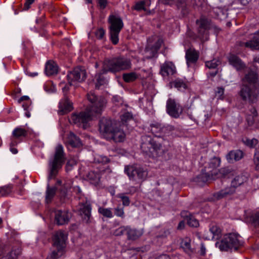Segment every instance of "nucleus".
I'll list each match as a JSON object with an SVG mask.
<instances>
[{
	"label": "nucleus",
	"mask_w": 259,
	"mask_h": 259,
	"mask_svg": "<svg viewBox=\"0 0 259 259\" xmlns=\"http://www.w3.org/2000/svg\"><path fill=\"white\" fill-rule=\"evenodd\" d=\"M150 127V132L155 136V138H152L149 136H143L141 149L149 156H160L164 152L161 143V140H163L162 137L169 133L171 127L164 126L161 123L155 121L151 123Z\"/></svg>",
	"instance_id": "nucleus-1"
},
{
	"label": "nucleus",
	"mask_w": 259,
	"mask_h": 259,
	"mask_svg": "<svg viewBox=\"0 0 259 259\" xmlns=\"http://www.w3.org/2000/svg\"><path fill=\"white\" fill-rule=\"evenodd\" d=\"M88 100L92 104L90 109L72 115L70 120L78 126L85 129L89 127V122L93 117L101 113L106 104V100L102 97H97L94 93H90L87 95Z\"/></svg>",
	"instance_id": "nucleus-2"
},
{
	"label": "nucleus",
	"mask_w": 259,
	"mask_h": 259,
	"mask_svg": "<svg viewBox=\"0 0 259 259\" xmlns=\"http://www.w3.org/2000/svg\"><path fill=\"white\" fill-rule=\"evenodd\" d=\"M242 100L255 102L259 96V82L255 72L251 71L243 79V84L239 92Z\"/></svg>",
	"instance_id": "nucleus-3"
},
{
	"label": "nucleus",
	"mask_w": 259,
	"mask_h": 259,
	"mask_svg": "<svg viewBox=\"0 0 259 259\" xmlns=\"http://www.w3.org/2000/svg\"><path fill=\"white\" fill-rule=\"evenodd\" d=\"M99 130L102 136L108 140H113L115 142L124 141L125 134L122 130L114 128L112 120L102 119L100 121Z\"/></svg>",
	"instance_id": "nucleus-4"
},
{
	"label": "nucleus",
	"mask_w": 259,
	"mask_h": 259,
	"mask_svg": "<svg viewBox=\"0 0 259 259\" xmlns=\"http://www.w3.org/2000/svg\"><path fill=\"white\" fill-rule=\"evenodd\" d=\"M65 155L62 145L58 144L55 148V153L49 160V167L50 173L48 179L54 178L57 175L58 171L62 168L65 162Z\"/></svg>",
	"instance_id": "nucleus-5"
},
{
	"label": "nucleus",
	"mask_w": 259,
	"mask_h": 259,
	"mask_svg": "<svg viewBox=\"0 0 259 259\" xmlns=\"http://www.w3.org/2000/svg\"><path fill=\"white\" fill-rule=\"evenodd\" d=\"M221 163V160L218 158H213L211 159L208 164V169L211 170L209 172H211L210 174L208 173H202L197 177V181L206 182L209 180L214 179L215 178H220L225 177L228 174V170L225 168H221L217 170L216 168L218 167Z\"/></svg>",
	"instance_id": "nucleus-6"
},
{
	"label": "nucleus",
	"mask_w": 259,
	"mask_h": 259,
	"mask_svg": "<svg viewBox=\"0 0 259 259\" xmlns=\"http://www.w3.org/2000/svg\"><path fill=\"white\" fill-rule=\"evenodd\" d=\"M67 235L62 231H59L54 234L53 237V250L46 259H58L65 252Z\"/></svg>",
	"instance_id": "nucleus-7"
},
{
	"label": "nucleus",
	"mask_w": 259,
	"mask_h": 259,
	"mask_svg": "<svg viewBox=\"0 0 259 259\" xmlns=\"http://www.w3.org/2000/svg\"><path fill=\"white\" fill-rule=\"evenodd\" d=\"M241 237L236 233H232L226 234L223 239L217 242L215 245L221 250L228 251L234 249L237 250L243 244Z\"/></svg>",
	"instance_id": "nucleus-8"
},
{
	"label": "nucleus",
	"mask_w": 259,
	"mask_h": 259,
	"mask_svg": "<svg viewBox=\"0 0 259 259\" xmlns=\"http://www.w3.org/2000/svg\"><path fill=\"white\" fill-rule=\"evenodd\" d=\"M131 62L128 59L119 57L107 61L105 63L103 73L107 71L115 73L120 71L128 69L131 67Z\"/></svg>",
	"instance_id": "nucleus-9"
},
{
	"label": "nucleus",
	"mask_w": 259,
	"mask_h": 259,
	"mask_svg": "<svg viewBox=\"0 0 259 259\" xmlns=\"http://www.w3.org/2000/svg\"><path fill=\"white\" fill-rule=\"evenodd\" d=\"M247 180V178L245 175L243 174L239 175L233 179L230 186L215 193L213 196L216 199H220L231 195L235 192L237 187L243 184Z\"/></svg>",
	"instance_id": "nucleus-10"
},
{
	"label": "nucleus",
	"mask_w": 259,
	"mask_h": 259,
	"mask_svg": "<svg viewBox=\"0 0 259 259\" xmlns=\"http://www.w3.org/2000/svg\"><path fill=\"white\" fill-rule=\"evenodd\" d=\"M124 172L130 180L138 184L145 181L148 176V171L143 167L137 165H126Z\"/></svg>",
	"instance_id": "nucleus-11"
},
{
	"label": "nucleus",
	"mask_w": 259,
	"mask_h": 259,
	"mask_svg": "<svg viewBox=\"0 0 259 259\" xmlns=\"http://www.w3.org/2000/svg\"><path fill=\"white\" fill-rule=\"evenodd\" d=\"M108 22L110 39L114 45H116L119 41V33L123 26L122 20L120 17L111 15L108 18Z\"/></svg>",
	"instance_id": "nucleus-12"
},
{
	"label": "nucleus",
	"mask_w": 259,
	"mask_h": 259,
	"mask_svg": "<svg viewBox=\"0 0 259 259\" xmlns=\"http://www.w3.org/2000/svg\"><path fill=\"white\" fill-rule=\"evenodd\" d=\"M68 83L70 85H75L76 82H81L86 78L85 70L80 67L75 68L67 74Z\"/></svg>",
	"instance_id": "nucleus-13"
},
{
	"label": "nucleus",
	"mask_w": 259,
	"mask_h": 259,
	"mask_svg": "<svg viewBox=\"0 0 259 259\" xmlns=\"http://www.w3.org/2000/svg\"><path fill=\"white\" fill-rule=\"evenodd\" d=\"M152 39L155 41L154 44H152V41L151 40V38H150L148 40V46L146 48V53L147 54L146 57L147 58H151L155 57L163 43V40L158 36H153Z\"/></svg>",
	"instance_id": "nucleus-14"
},
{
	"label": "nucleus",
	"mask_w": 259,
	"mask_h": 259,
	"mask_svg": "<svg viewBox=\"0 0 259 259\" xmlns=\"http://www.w3.org/2000/svg\"><path fill=\"white\" fill-rule=\"evenodd\" d=\"M196 24L198 26L199 36L203 40H207L208 30L210 28V21L205 18L202 17L196 21Z\"/></svg>",
	"instance_id": "nucleus-15"
},
{
	"label": "nucleus",
	"mask_w": 259,
	"mask_h": 259,
	"mask_svg": "<svg viewBox=\"0 0 259 259\" xmlns=\"http://www.w3.org/2000/svg\"><path fill=\"white\" fill-rule=\"evenodd\" d=\"M166 111L170 116L177 118L182 113L183 109L174 99L169 98L166 102Z\"/></svg>",
	"instance_id": "nucleus-16"
},
{
	"label": "nucleus",
	"mask_w": 259,
	"mask_h": 259,
	"mask_svg": "<svg viewBox=\"0 0 259 259\" xmlns=\"http://www.w3.org/2000/svg\"><path fill=\"white\" fill-rule=\"evenodd\" d=\"M221 230L215 224H211L208 231H205L203 237L206 240L218 239L220 237Z\"/></svg>",
	"instance_id": "nucleus-17"
},
{
	"label": "nucleus",
	"mask_w": 259,
	"mask_h": 259,
	"mask_svg": "<svg viewBox=\"0 0 259 259\" xmlns=\"http://www.w3.org/2000/svg\"><path fill=\"white\" fill-rule=\"evenodd\" d=\"M176 72V67L171 62L166 61L161 65L160 73L164 77L173 75Z\"/></svg>",
	"instance_id": "nucleus-18"
},
{
	"label": "nucleus",
	"mask_w": 259,
	"mask_h": 259,
	"mask_svg": "<svg viewBox=\"0 0 259 259\" xmlns=\"http://www.w3.org/2000/svg\"><path fill=\"white\" fill-rule=\"evenodd\" d=\"M70 218V213L67 211L58 210L55 211V221L59 225H63L68 223Z\"/></svg>",
	"instance_id": "nucleus-19"
},
{
	"label": "nucleus",
	"mask_w": 259,
	"mask_h": 259,
	"mask_svg": "<svg viewBox=\"0 0 259 259\" xmlns=\"http://www.w3.org/2000/svg\"><path fill=\"white\" fill-rule=\"evenodd\" d=\"M91 205L90 203L87 201L85 203L81 204L80 206L79 214L86 223L90 222L91 217Z\"/></svg>",
	"instance_id": "nucleus-20"
},
{
	"label": "nucleus",
	"mask_w": 259,
	"mask_h": 259,
	"mask_svg": "<svg viewBox=\"0 0 259 259\" xmlns=\"http://www.w3.org/2000/svg\"><path fill=\"white\" fill-rule=\"evenodd\" d=\"M239 45L251 50H259V30L254 33L252 40L245 42H240Z\"/></svg>",
	"instance_id": "nucleus-21"
},
{
	"label": "nucleus",
	"mask_w": 259,
	"mask_h": 259,
	"mask_svg": "<svg viewBox=\"0 0 259 259\" xmlns=\"http://www.w3.org/2000/svg\"><path fill=\"white\" fill-rule=\"evenodd\" d=\"M72 109V103L67 97L61 100L59 103V112L60 114H64L70 111Z\"/></svg>",
	"instance_id": "nucleus-22"
},
{
	"label": "nucleus",
	"mask_w": 259,
	"mask_h": 259,
	"mask_svg": "<svg viewBox=\"0 0 259 259\" xmlns=\"http://www.w3.org/2000/svg\"><path fill=\"white\" fill-rule=\"evenodd\" d=\"M198 53L195 50L189 49L186 52V59L188 66L191 64L195 63L198 59Z\"/></svg>",
	"instance_id": "nucleus-23"
},
{
	"label": "nucleus",
	"mask_w": 259,
	"mask_h": 259,
	"mask_svg": "<svg viewBox=\"0 0 259 259\" xmlns=\"http://www.w3.org/2000/svg\"><path fill=\"white\" fill-rule=\"evenodd\" d=\"M243 156V152L241 150H232L230 151L226 155V159L230 163L234 161L240 160Z\"/></svg>",
	"instance_id": "nucleus-24"
},
{
	"label": "nucleus",
	"mask_w": 259,
	"mask_h": 259,
	"mask_svg": "<svg viewBox=\"0 0 259 259\" xmlns=\"http://www.w3.org/2000/svg\"><path fill=\"white\" fill-rule=\"evenodd\" d=\"M228 60L230 64L237 70L243 69L245 67L244 64L235 55L231 54L228 57Z\"/></svg>",
	"instance_id": "nucleus-25"
},
{
	"label": "nucleus",
	"mask_w": 259,
	"mask_h": 259,
	"mask_svg": "<svg viewBox=\"0 0 259 259\" xmlns=\"http://www.w3.org/2000/svg\"><path fill=\"white\" fill-rule=\"evenodd\" d=\"M143 233L142 230L131 228L129 226H128V229L126 230V235L129 240H136L141 236Z\"/></svg>",
	"instance_id": "nucleus-26"
},
{
	"label": "nucleus",
	"mask_w": 259,
	"mask_h": 259,
	"mask_svg": "<svg viewBox=\"0 0 259 259\" xmlns=\"http://www.w3.org/2000/svg\"><path fill=\"white\" fill-rule=\"evenodd\" d=\"M67 143L72 147H79L81 145L79 138L72 132L68 136Z\"/></svg>",
	"instance_id": "nucleus-27"
},
{
	"label": "nucleus",
	"mask_w": 259,
	"mask_h": 259,
	"mask_svg": "<svg viewBox=\"0 0 259 259\" xmlns=\"http://www.w3.org/2000/svg\"><path fill=\"white\" fill-rule=\"evenodd\" d=\"M181 246L184 251L188 255H190L194 252L193 249L191 246V239L189 238H185L181 242Z\"/></svg>",
	"instance_id": "nucleus-28"
},
{
	"label": "nucleus",
	"mask_w": 259,
	"mask_h": 259,
	"mask_svg": "<svg viewBox=\"0 0 259 259\" xmlns=\"http://www.w3.org/2000/svg\"><path fill=\"white\" fill-rule=\"evenodd\" d=\"M45 71L47 75H52L58 72V66L53 61H48L46 65Z\"/></svg>",
	"instance_id": "nucleus-29"
},
{
	"label": "nucleus",
	"mask_w": 259,
	"mask_h": 259,
	"mask_svg": "<svg viewBox=\"0 0 259 259\" xmlns=\"http://www.w3.org/2000/svg\"><path fill=\"white\" fill-rule=\"evenodd\" d=\"M27 135V131L21 127H17L12 132L11 141H16L15 140L19 139L22 137H25Z\"/></svg>",
	"instance_id": "nucleus-30"
},
{
	"label": "nucleus",
	"mask_w": 259,
	"mask_h": 259,
	"mask_svg": "<svg viewBox=\"0 0 259 259\" xmlns=\"http://www.w3.org/2000/svg\"><path fill=\"white\" fill-rule=\"evenodd\" d=\"M56 191V188L55 187L50 188L48 185L46 193V202L47 203H49L51 202L52 199L54 197Z\"/></svg>",
	"instance_id": "nucleus-31"
},
{
	"label": "nucleus",
	"mask_w": 259,
	"mask_h": 259,
	"mask_svg": "<svg viewBox=\"0 0 259 259\" xmlns=\"http://www.w3.org/2000/svg\"><path fill=\"white\" fill-rule=\"evenodd\" d=\"M98 212L103 217L107 218H111L113 216L111 208H105L99 206Z\"/></svg>",
	"instance_id": "nucleus-32"
},
{
	"label": "nucleus",
	"mask_w": 259,
	"mask_h": 259,
	"mask_svg": "<svg viewBox=\"0 0 259 259\" xmlns=\"http://www.w3.org/2000/svg\"><path fill=\"white\" fill-rule=\"evenodd\" d=\"M138 77V75L135 72H130L123 74V79L126 82L134 81Z\"/></svg>",
	"instance_id": "nucleus-33"
},
{
	"label": "nucleus",
	"mask_w": 259,
	"mask_h": 259,
	"mask_svg": "<svg viewBox=\"0 0 259 259\" xmlns=\"http://www.w3.org/2000/svg\"><path fill=\"white\" fill-rule=\"evenodd\" d=\"M149 5V2L148 0L141 1L137 2L134 6V9L137 11L144 10L146 11V6Z\"/></svg>",
	"instance_id": "nucleus-34"
},
{
	"label": "nucleus",
	"mask_w": 259,
	"mask_h": 259,
	"mask_svg": "<svg viewBox=\"0 0 259 259\" xmlns=\"http://www.w3.org/2000/svg\"><path fill=\"white\" fill-rule=\"evenodd\" d=\"M88 179L91 181V182L94 184L97 183L100 180V175L97 172L91 171L88 175Z\"/></svg>",
	"instance_id": "nucleus-35"
},
{
	"label": "nucleus",
	"mask_w": 259,
	"mask_h": 259,
	"mask_svg": "<svg viewBox=\"0 0 259 259\" xmlns=\"http://www.w3.org/2000/svg\"><path fill=\"white\" fill-rule=\"evenodd\" d=\"M12 187L11 185H7L0 187V195L2 196L9 194L12 191Z\"/></svg>",
	"instance_id": "nucleus-36"
},
{
	"label": "nucleus",
	"mask_w": 259,
	"mask_h": 259,
	"mask_svg": "<svg viewBox=\"0 0 259 259\" xmlns=\"http://www.w3.org/2000/svg\"><path fill=\"white\" fill-rule=\"evenodd\" d=\"M174 87L179 90H185L187 88L186 83L181 80L176 79L173 82Z\"/></svg>",
	"instance_id": "nucleus-37"
},
{
	"label": "nucleus",
	"mask_w": 259,
	"mask_h": 259,
	"mask_svg": "<svg viewBox=\"0 0 259 259\" xmlns=\"http://www.w3.org/2000/svg\"><path fill=\"white\" fill-rule=\"evenodd\" d=\"M97 82L96 83V88H99V87L104 84L106 83L105 79L102 76L101 73L97 74L96 75Z\"/></svg>",
	"instance_id": "nucleus-38"
},
{
	"label": "nucleus",
	"mask_w": 259,
	"mask_h": 259,
	"mask_svg": "<svg viewBox=\"0 0 259 259\" xmlns=\"http://www.w3.org/2000/svg\"><path fill=\"white\" fill-rule=\"evenodd\" d=\"M128 229V226H121L116 229L113 234L115 236H121L124 234H126V230Z\"/></svg>",
	"instance_id": "nucleus-39"
},
{
	"label": "nucleus",
	"mask_w": 259,
	"mask_h": 259,
	"mask_svg": "<svg viewBox=\"0 0 259 259\" xmlns=\"http://www.w3.org/2000/svg\"><path fill=\"white\" fill-rule=\"evenodd\" d=\"M187 223L189 226L193 227H197L199 226V222L192 215H190L188 218Z\"/></svg>",
	"instance_id": "nucleus-40"
},
{
	"label": "nucleus",
	"mask_w": 259,
	"mask_h": 259,
	"mask_svg": "<svg viewBox=\"0 0 259 259\" xmlns=\"http://www.w3.org/2000/svg\"><path fill=\"white\" fill-rule=\"evenodd\" d=\"M95 161L97 163L105 164L109 162V159L107 157L105 156L97 155L95 158Z\"/></svg>",
	"instance_id": "nucleus-41"
},
{
	"label": "nucleus",
	"mask_w": 259,
	"mask_h": 259,
	"mask_svg": "<svg viewBox=\"0 0 259 259\" xmlns=\"http://www.w3.org/2000/svg\"><path fill=\"white\" fill-rule=\"evenodd\" d=\"M219 61L216 59H213L211 61H206L205 65L209 69L215 68L219 65Z\"/></svg>",
	"instance_id": "nucleus-42"
},
{
	"label": "nucleus",
	"mask_w": 259,
	"mask_h": 259,
	"mask_svg": "<svg viewBox=\"0 0 259 259\" xmlns=\"http://www.w3.org/2000/svg\"><path fill=\"white\" fill-rule=\"evenodd\" d=\"M117 197L120 198L122 201V204L124 206H128L130 205V201L128 197L125 195L123 193H120L117 195Z\"/></svg>",
	"instance_id": "nucleus-43"
},
{
	"label": "nucleus",
	"mask_w": 259,
	"mask_h": 259,
	"mask_svg": "<svg viewBox=\"0 0 259 259\" xmlns=\"http://www.w3.org/2000/svg\"><path fill=\"white\" fill-rule=\"evenodd\" d=\"M250 220L254 226H259V211L252 214Z\"/></svg>",
	"instance_id": "nucleus-44"
},
{
	"label": "nucleus",
	"mask_w": 259,
	"mask_h": 259,
	"mask_svg": "<svg viewBox=\"0 0 259 259\" xmlns=\"http://www.w3.org/2000/svg\"><path fill=\"white\" fill-rule=\"evenodd\" d=\"M133 119V115L129 112L125 113L121 116V119L122 122H126Z\"/></svg>",
	"instance_id": "nucleus-45"
},
{
	"label": "nucleus",
	"mask_w": 259,
	"mask_h": 259,
	"mask_svg": "<svg viewBox=\"0 0 259 259\" xmlns=\"http://www.w3.org/2000/svg\"><path fill=\"white\" fill-rule=\"evenodd\" d=\"M76 161L75 159H70L69 160L67 163H66V171H68L69 170H71L73 167V166H74L75 165H76Z\"/></svg>",
	"instance_id": "nucleus-46"
},
{
	"label": "nucleus",
	"mask_w": 259,
	"mask_h": 259,
	"mask_svg": "<svg viewBox=\"0 0 259 259\" xmlns=\"http://www.w3.org/2000/svg\"><path fill=\"white\" fill-rule=\"evenodd\" d=\"M114 213L117 217H120L121 218H123L124 217V213L123 208L117 207L114 209Z\"/></svg>",
	"instance_id": "nucleus-47"
},
{
	"label": "nucleus",
	"mask_w": 259,
	"mask_h": 259,
	"mask_svg": "<svg viewBox=\"0 0 259 259\" xmlns=\"http://www.w3.org/2000/svg\"><path fill=\"white\" fill-rule=\"evenodd\" d=\"M105 30L103 28H99L95 32V35L98 39H103L105 35Z\"/></svg>",
	"instance_id": "nucleus-48"
},
{
	"label": "nucleus",
	"mask_w": 259,
	"mask_h": 259,
	"mask_svg": "<svg viewBox=\"0 0 259 259\" xmlns=\"http://www.w3.org/2000/svg\"><path fill=\"white\" fill-rule=\"evenodd\" d=\"M244 143L248 146L250 147H253L255 145H256L257 143V140L255 139H246L244 141Z\"/></svg>",
	"instance_id": "nucleus-49"
},
{
	"label": "nucleus",
	"mask_w": 259,
	"mask_h": 259,
	"mask_svg": "<svg viewBox=\"0 0 259 259\" xmlns=\"http://www.w3.org/2000/svg\"><path fill=\"white\" fill-rule=\"evenodd\" d=\"M17 255L15 251H12L6 256L3 257L2 259H16Z\"/></svg>",
	"instance_id": "nucleus-50"
},
{
	"label": "nucleus",
	"mask_w": 259,
	"mask_h": 259,
	"mask_svg": "<svg viewBox=\"0 0 259 259\" xmlns=\"http://www.w3.org/2000/svg\"><path fill=\"white\" fill-rule=\"evenodd\" d=\"M224 93V89L223 88H218L217 91L215 93V96L218 97V99H222L223 98V95Z\"/></svg>",
	"instance_id": "nucleus-51"
},
{
	"label": "nucleus",
	"mask_w": 259,
	"mask_h": 259,
	"mask_svg": "<svg viewBox=\"0 0 259 259\" xmlns=\"http://www.w3.org/2000/svg\"><path fill=\"white\" fill-rule=\"evenodd\" d=\"M17 144V142L16 141H14L13 140L11 141V142L10 144V150L13 154H16L18 153V150L16 148L13 147L14 146Z\"/></svg>",
	"instance_id": "nucleus-52"
},
{
	"label": "nucleus",
	"mask_w": 259,
	"mask_h": 259,
	"mask_svg": "<svg viewBox=\"0 0 259 259\" xmlns=\"http://www.w3.org/2000/svg\"><path fill=\"white\" fill-rule=\"evenodd\" d=\"M26 101H27V103L26 104H24L25 105H28L30 106V101L29 100V98L27 96H23L21 97L19 100H18V103H21V102Z\"/></svg>",
	"instance_id": "nucleus-53"
},
{
	"label": "nucleus",
	"mask_w": 259,
	"mask_h": 259,
	"mask_svg": "<svg viewBox=\"0 0 259 259\" xmlns=\"http://www.w3.org/2000/svg\"><path fill=\"white\" fill-rule=\"evenodd\" d=\"M174 2L177 3V6L179 8H183L186 5V0H175Z\"/></svg>",
	"instance_id": "nucleus-54"
},
{
	"label": "nucleus",
	"mask_w": 259,
	"mask_h": 259,
	"mask_svg": "<svg viewBox=\"0 0 259 259\" xmlns=\"http://www.w3.org/2000/svg\"><path fill=\"white\" fill-rule=\"evenodd\" d=\"M98 3L101 9H104L107 4V0H97Z\"/></svg>",
	"instance_id": "nucleus-55"
},
{
	"label": "nucleus",
	"mask_w": 259,
	"mask_h": 259,
	"mask_svg": "<svg viewBox=\"0 0 259 259\" xmlns=\"http://www.w3.org/2000/svg\"><path fill=\"white\" fill-rule=\"evenodd\" d=\"M29 106H30L28 105H25L24 103L22 104V107H23L24 109L26 111L25 112V115L28 118L30 117L31 116L30 113L29 111L30 110Z\"/></svg>",
	"instance_id": "nucleus-56"
},
{
	"label": "nucleus",
	"mask_w": 259,
	"mask_h": 259,
	"mask_svg": "<svg viewBox=\"0 0 259 259\" xmlns=\"http://www.w3.org/2000/svg\"><path fill=\"white\" fill-rule=\"evenodd\" d=\"M253 160L256 165L255 168L257 169L259 166V154L254 153Z\"/></svg>",
	"instance_id": "nucleus-57"
},
{
	"label": "nucleus",
	"mask_w": 259,
	"mask_h": 259,
	"mask_svg": "<svg viewBox=\"0 0 259 259\" xmlns=\"http://www.w3.org/2000/svg\"><path fill=\"white\" fill-rule=\"evenodd\" d=\"M35 0H26L24 4V9L27 10L30 8V6L34 2Z\"/></svg>",
	"instance_id": "nucleus-58"
},
{
	"label": "nucleus",
	"mask_w": 259,
	"mask_h": 259,
	"mask_svg": "<svg viewBox=\"0 0 259 259\" xmlns=\"http://www.w3.org/2000/svg\"><path fill=\"white\" fill-rule=\"evenodd\" d=\"M206 253V248L203 243H201L200 254L201 255H204Z\"/></svg>",
	"instance_id": "nucleus-59"
},
{
	"label": "nucleus",
	"mask_w": 259,
	"mask_h": 259,
	"mask_svg": "<svg viewBox=\"0 0 259 259\" xmlns=\"http://www.w3.org/2000/svg\"><path fill=\"white\" fill-rule=\"evenodd\" d=\"M253 118L254 117L250 115L247 116L246 120L249 125H252L253 124L254 121Z\"/></svg>",
	"instance_id": "nucleus-60"
},
{
	"label": "nucleus",
	"mask_w": 259,
	"mask_h": 259,
	"mask_svg": "<svg viewBox=\"0 0 259 259\" xmlns=\"http://www.w3.org/2000/svg\"><path fill=\"white\" fill-rule=\"evenodd\" d=\"M185 227V222L184 221H181L177 227L178 230H182Z\"/></svg>",
	"instance_id": "nucleus-61"
},
{
	"label": "nucleus",
	"mask_w": 259,
	"mask_h": 259,
	"mask_svg": "<svg viewBox=\"0 0 259 259\" xmlns=\"http://www.w3.org/2000/svg\"><path fill=\"white\" fill-rule=\"evenodd\" d=\"M155 259H170V257L166 254H162L158 256Z\"/></svg>",
	"instance_id": "nucleus-62"
},
{
	"label": "nucleus",
	"mask_w": 259,
	"mask_h": 259,
	"mask_svg": "<svg viewBox=\"0 0 259 259\" xmlns=\"http://www.w3.org/2000/svg\"><path fill=\"white\" fill-rule=\"evenodd\" d=\"M250 112L251 113V116L253 117H256L257 116V112L255 108H252L250 110Z\"/></svg>",
	"instance_id": "nucleus-63"
},
{
	"label": "nucleus",
	"mask_w": 259,
	"mask_h": 259,
	"mask_svg": "<svg viewBox=\"0 0 259 259\" xmlns=\"http://www.w3.org/2000/svg\"><path fill=\"white\" fill-rule=\"evenodd\" d=\"M73 189H74V192H75L76 193H78V194L81 193V190L79 186H74Z\"/></svg>",
	"instance_id": "nucleus-64"
}]
</instances>
